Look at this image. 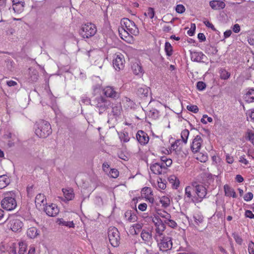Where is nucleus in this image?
Instances as JSON below:
<instances>
[{
    "instance_id": "nucleus-1",
    "label": "nucleus",
    "mask_w": 254,
    "mask_h": 254,
    "mask_svg": "<svg viewBox=\"0 0 254 254\" xmlns=\"http://www.w3.org/2000/svg\"><path fill=\"white\" fill-rule=\"evenodd\" d=\"M121 25L118 30L121 38L127 42H130L132 38V35L138 34V28L135 23L128 18L122 19Z\"/></svg>"
},
{
    "instance_id": "nucleus-2",
    "label": "nucleus",
    "mask_w": 254,
    "mask_h": 254,
    "mask_svg": "<svg viewBox=\"0 0 254 254\" xmlns=\"http://www.w3.org/2000/svg\"><path fill=\"white\" fill-rule=\"evenodd\" d=\"M34 129L36 134L41 138H46L52 133L51 125L43 120L36 122Z\"/></svg>"
},
{
    "instance_id": "nucleus-3",
    "label": "nucleus",
    "mask_w": 254,
    "mask_h": 254,
    "mask_svg": "<svg viewBox=\"0 0 254 254\" xmlns=\"http://www.w3.org/2000/svg\"><path fill=\"white\" fill-rule=\"evenodd\" d=\"M111 105V102L102 95L94 96L91 101V105L97 109L100 115L105 113Z\"/></svg>"
},
{
    "instance_id": "nucleus-4",
    "label": "nucleus",
    "mask_w": 254,
    "mask_h": 254,
    "mask_svg": "<svg viewBox=\"0 0 254 254\" xmlns=\"http://www.w3.org/2000/svg\"><path fill=\"white\" fill-rule=\"evenodd\" d=\"M1 205L3 209L8 211L15 209L17 206L15 193L13 191L5 193L1 201Z\"/></svg>"
},
{
    "instance_id": "nucleus-5",
    "label": "nucleus",
    "mask_w": 254,
    "mask_h": 254,
    "mask_svg": "<svg viewBox=\"0 0 254 254\" xmlns=\"http://www.w3.org/2000/svg\"><path fill=\"white\" fill-rule=\"evenodd\" d=\"M97 32L96 26L92 23H87L82 25L80 34L84 38H89L93 36Z\"/></svg>"
},
{
    "instance_id": "nucleus-6",
    "label": "nucleus",
    "mask_w": 254,
    "mask_h": 254,
    "mask_svg": "<svg viewBox=\"0 0 254 254\" xmlns=\"http://www.w3.org/2000/svg\"><path fill=\"white\" fill-rule=\"evenodd\" d=\"M193 191L197 199V202H201L207 194V189L202 184H197L196 182L192 183Z\"/></svg>"
},
{
    "instance_id": "nucleus-7",
    "label": "nucleus",
    "mask_w": 254,
    "mask_h": 254,
    "mask_svg": "<svg viewBox=\"0 0 254 254\" xmlns=\"http://www.w3.org/2000/svg\"><path fill=\"white\" fill-rule=\"evenodd\" d=\"M108 234L111 245L114 247L118 246L120 244V237L118 229L115 227H110Z\"/></svg>"
},
{
    "instance_id": "nucleus-8",
    "label": "nucleus",
    "mask_w": 254,
    "mask_h": 254,
    "mask_svg": "<svg viewBox=\"0 0 254 254\" xmlns=\"http://www.w3.org/2000/svg\"><path fill=\"white\" fill-rule=\"evenodd\" d=\"M160 251L166 252L172 247V238L168 236H163L156 240Z\"/></svg>"
},
{
    "instance_id": "nucleus-9",
    "label": "nucleus",
    "mask_w": 254,
    "mask_h": 254,
    "mask_svg": "<svg viewBox=\"0 0 254 254\" xmlns=\"http://www.w3.org/2000/svg\"><path fill=\"white\" fill-rule=\"evenodd\" d=\"M23 226L22 222L16 218L11 217L9 218L8 227L13 232H19Z\"/></svg>"
},
{
    "instance_id": "nucleus-10",
    "label": "nucleus",
    "mask_w": 254,
    "mask_h": 254,
    "mask_svg": "<svg viewBox=\"0 0 254 254\" xmlns=\"http://www.w3.org/2000/svg\"><path fill=\"white\" fill-rule=\"evenodd\" d=\"M125 60L121 54H116L113 60V66L117 70L123 69L125 67Z\"/></svg>"
},
{
    "instance_id": "nucleus-11",
    "label": "nucleus",
    "mask_w": 254,
    "mask_h": 254,
    "mask_svg": "<svg viewBox=\"0 0 254 254\" xmlns=\"http://www.w3.org/2000/svg\"><path fill=\"white\" fill-rule=\"evenodd\" d=\"M140 237L144 243L148 246H151L153 242L152 232L150 230H142L140 234Z\"/></svg>"
},
{
    "instance_id": "nucleus-12",
    "label": "nucleus",
    "mask_w": 254,
    "mask_h": 254,
    "mask_svg": "<svg viewBox=\"0 0 254 254\" xmlns=\"http://www.w3.org/2000/svg\"><path fill=\"white\" fill-rule=\"evenodd\" d=\"M44 211L49 216L55 217L59 213V209L55 204L52 203L43 208Z\"/></svg>"
},
{
    "instance_id": "nucleus-13",
    "label": "nucleus",
    "mask_w": 254,
    "mask_h": 254,
    "mask_svg": "<svg viewBox=\"0 0 254 254\" xmlns=\"http://www.w3.org/2000/svg\"><path fill=\"white\" fill-rule=\"evenodd\" d=\"M103 91V94L106 96V98L109 97L116 99L119 97V93L116 91V89L112 86H108L105 87Z\"/></svg>"
},
{
    "instance_id": "nucleus-14",
    "label": "nucleus",
    "mask_w": 254,
    "mask_h": 254,
    "mask_svg": "<svg viewBox=\"0 0 254 254\" xmlns=\"http://www.w3.org/2000/svg\"><path fill=\"white\" fill-rule=\"evenodd\" d=\"M193 191V185L191 186H187L185 188V197L188 201H192L193 202H197L196 196L195 195V193L192 194Z\"/></svg>"
},
{
    "instance_id": "nucleus-15",
    "label": "nucleus",
    "mask_w": 254,
    "mask_h": 254,
    "mask_svg": "<svg viewBox=\"0 0 254 254\" xmlns=\"http://www.w3.org/2000/svg\"><path fill=\"white\" fill-rule=\"evenodd\" d=\"M202 139L200 136L196 135L193 139L191 144V150L193 153L198 152L201 146Z\"/></svg>"
},
{
    "instance_id": "nucleus-16",
    "label": "nucleus",
    "mask_w": 254,
    "mask_h": 254,
    "mask_svg": "<svg viewBox=\"0 0 254 254\" xmlns=\"http://www.w3.org/2000/svg\"><path fill=\"white\" fill-rule=\"evenodd\" d=\"M182 143L180 140H176L175 143L172 144L171 149L173 151L174 154L179 156H183Z\"/></svg>"
},
{
    "instance_id": "nucleus-17",
    "label": "nucleus",
    "mask_w": 254,
    "mask_h": 254,
    "mask_svg": "<svg viewBox=\"0 0 254 254\" xmlns=\"http://www.w3.org/2000/svg\"><path fill=\"white\" fill-rule=\"evenodd\" d=\"M62 191L64 197H58L59 198L64 201H68L72 200L74 197L73 190L71 188L63 189Z\"/></svg>"
},
{
    "instance_id": "nucleus-18",
    "label": "nucleus",
    "mask_w": 254,
    "mask_h": 254,
    "mask_svg": "<svg viewBox=\"0 0 254 254\" xmlns=\"http://www.w3.org/2000/svg\"><path fill=\"white\" fill-rule=\"evenodd\" d=\"M150 170L155 174H161L166 172L165 167L162 165L161 162L151 165Z\"/></svg>"
},
{
    "instance_id": "nucleus-19",
    "label": "nucleus",
    "mask_w": 254,
    "mask_h": 254,
    "mask_svg": "<svg viewBox=\"0 0 254 254\" xmlns=\"http://www.w3.org/2000/svg\"><path fill=\"white\" fill-rule=\"evenodd\" d=\"M136 139L141 145L146 144L149 140L147 133L142 130H138L136 133Z\"/></svg>"
},
{
    "instance_id": "nucleus-20",
    "label": "nucleus",
    "mask_w": 254,
    "mask_h": 254,
    "mask_svg": "<svg viewBox=\"0 0 254 254\" xmlns=\"http://www.w3.org/2000/svg\"><path fill=\"white\" fill-rule=\"evenodd\" d=\"M209 5L213 9L220 10L223 9L226 4L224 1L221 0H213L209 2Z\"/></svg>"
},
{
    "instance_id": "nucleus-21",
    "label": "nucleus",
    "mask_w": 254,
    "mask_h": 254,
    "mask_svg": "<svg viewBox=\"0 0 254 254\" xmlns=\"http://www.w3.org/2000/svg\"><path fill=\"white\" fill-rule=\"evenodd\" d=\"M35 201L36 207L39 209H42L41 207L42 206H44L47 204L45 196L42 193H39L36 195Z\"/></svg>"
},
{
    "instance_id": "nucleus-22",
    "label": "nucleus",
    "mask_w": 254,
    "mask_h": 254,
    "mask_svg": "<svg viewBox=\"0 0 254 254\" xmlns=\"http://www.w3.org/2000/svg\"><path fill=\"white\" fill-rule=\"evenodd\" d=\"M166 229L165 224H161L155 226V233L154 234V238L156 240L158 239L162 238L164 236V232Z\"/></svg>"
},
{
    "instance_id": "nucleus-23",
    "label": "nucleus",
    "mask_w": 254,
    "mask_h": 254,
    "mask_svg": "<svg viewBox=\"0 0 254 254\" xmlns=\"http://www.w3.org/2000/svg\"><path fill=\"white\" fill-rule=\"evenodd\" d=\"M149 88L145 85L138 87L137 94L141 98L147 97L149 92Z\"/></svg>"
},
{
    "instance_id": "nucleus-24",
    "label": "nucleus",
    "mask_w": 254,
    "mask_h": 254,
    "mask_svg": "<svg viewBox=\"0 0 254 254\" xmlns=\"http://www.w3.org/2000/svg\"><path fill=\"white\" fill-rule=\"evenodd\" d=\"M5 137L6 139H11L8 141L7 145L9 147H12L19 141L18 138L14 134L11 133H9L5 135Z\"/></svg>"
},
{
    "instance_id": "nucleus-25",
    "label": "nucleus",
    "mask_w": 254,
    "mask_h": 254,
    "mask_svg": "<svg viewBox=\"0 0 254 254\" xmlns=\"http://www.w3.org/2000/svg\"><path fill=\"white\" fill-rule=\"evenodd\" d=\"M190 55L191 60L197 62L202 61L205 57L202 52H191Z\"/></svg>"
},
{
    "instance_id": "nucleus-26",
    "label": "nucleus",
    "mask_w": 254,
    "mask_h": 254,
    "mask_svg": "<svg viewBox=\"0 0 254 254\" xmlns=\"http://www.w3.org/2000/svg\"><path fill=\"white\" fill-rule=\"evenodd\" d=\"M224 189L226 196L232 197L233 198H236L237 197V195L234 190L228 185H225L224 186Z\"/></svg>"
},
{
    "instance_id": "nucleus-27",
    "label": "nucleus",
    "mask_w": 254,
    "mask_h": 254,
    "mask_svg": "<svg viewBox=\"0 0 254 254\" xmlns=\"http://www.w3.org/2000/svg\"><path fill=\"white\" fill-rule=\"evenodd\" d=\"M39 235V231H38L36 227H31L27 231V235L31 239H34Z\"/></svg>"
},
{
    "instance_id": "nucleus-28",
    "label": "nucleus",
    "mask_w": 254,
    "mask_h": 254,
    "mask_svg": "<svg viewBox=\"0 0 254 254\" xmlns=\"http://www.w3.org/2000/svg\"><path fill=\"white\" fill-rule=\"evenodd\" d=\"M10 183L9 178L5 175L0 176V189L6 187Z\"/></svg>"
},
{
    "instance_id": "nucleus-29",
    "label": "nucleus",
    "mask_w": 254,
    "mask_h": 254,
    "mask_svg": "<svg viewBox=\"0 0 254 254\" xmlns=\"http://www.w3.org/2000/svg\"><path fill=\"white\" fill-rule=\"evenodd\" d=\"M246 101L249 103L254 102V89H250L244 95Z\"/></svg>"
},
{
    "instance_id": "nucleus-30",
    "label": "nucleus",
    "mask_w": 254,
    "mask_h": 254,
    "mask_svg": "<svg viewBox=\"0 0 254 254\" xmlns=\"http://www.w3.org/2000/svg\"><path fill=\"white\" fill-rule=\"evenodd\" d=\"M142 227H143V224L142 223H137L134 224L132 226V228H130V232L132 234L137 235L141 231Z\"/></svg>"
},
{
    "instance_id": "nucleus-31",
    "label": "nucleus",
    "mask_w": 254,
    "mask_h": 254,
    "mask_svg": "<svg viewBox=\"0 0 254 254\" xmlns=\"http://www.w3.org/2000/svg\"><path fill=\"white\" fill-rule=\"evenodd\" d=\"M133 72L136 75H139L142 73L143 69L141 65L137 63L133 64L131 66Z\"/></svg>"
},
{
    "instance_id": "nucleus-32",
    "label": "nucleus",
    "mask_w": 254,
    "mask_h": 254,
    "mask_svg": "<svg viewBox=\"0 0 254 254\" xmlns=\"http://www.w3.org/2000/svg\"><path fill=\"white\" fill-rule=\"evenodd\" d=\"M125 216L127 221L129 222H134L137 219L136 215L132 213L131 211H127L125 213Z\"/></svg>"
},
{
    "instance_id": "nucleus-33",
    "label": "nucleus",
    "mask_w": 254,
    "mask_h": 254,
    "mask_svg": "<svg viewBox=\"0 0 254 254\" xmlns=\"http://www.w3.org/2000/svg\"><path fill=\"white\" fill-rule=\"evenodd\" d=\"M168 181L174 188L177 189L179 187L180 181L176 176H170L168 178Z\"/></svg>"
},
{
    "instance_id": "nucleus-34",
    "label": "nucleus",
    "mask_w": 254,
    "mask_h": 254,
    "mask_svg": "<svg viewBox=\"0 0 254 254\" xmlns=\"http://www.w3.org/2000/svg\"><path fill=\"white\" fill-rule=\"evenodd\" d=\"M57 222L59 225L65 226L68 228H74V224L73 221H65L63 218L58 219Z\"/></svg>"
},
{
    "instance_id": "nucleus-35",
    "label": "nucleus",
    "mask_w": 254,
    "mask_h": 254,
    "mask_svg": "<svg viewBox=\"0 0 254 254\" xmlns=\"http://www.w3.org/2000/svg\"><path fill=\"white\" fill-rule=\"evenodd\" d=\"M219 73L220 78L223 80H227L231 75V73L224 68L220 69Z\"/></svg>"
},
{
    "instance_id": "nucleus-36",
    "label": "nucleus",
    "mask_w": 254,
    "mask_h": 254,
    "mask_svg": "<svg viewBox=\"0 0 254 254\" xmlns=\"http://www.w3.org/2000/svg\"><path fill=\"white\" fill-rule=\"evenodd\" d=\"M161 162L163 166H165V170L166 171L167 167H170L172 165V160L166 156H163L161 158Z\"/></svg>"
},
{
    "instance_id": "nucleus-37",
    "label": "nucleus",
    "mask_w": 254,
    "mask_h": 254,
    "mask_svg": "<svg viewBox=\"0 0 254 254\" xmlns=\"http://www.w3.org/2000/svg\"><path fill=\"white\" fill-rule=\"evenodd\" d=\"M25 3L12 4V8L15 12L20 13L24 10Z\"/></svg>"
},
{
    "instance_id": "nucleus-38",
    "label": "nucleus",
    "mask_w": 254,
    "mask_h": 254,
    "mask_svg": "<svg viewBox=\"0 0 254 254\" xmlns=\"http://www.w3.org/2000/svg\"><path fill=\"white\" fill-rule=\"evenodd\" d=\"M164 223L165 225L166 224L169 227L172 228H176L178 226L176 221L171 219V216H170V217H169V219L164 220Z\"/></svg>"
},
{
    "instance_id": "nucleus-39",
    "label": "nucleus",
    "mask_w": 254,
    "mask_h": 254,
    "mask_svg": "<svg viewBox=\"0 0 254 254\" xmlns=\"http://www.w3.org/2000/svg\"><path fill=\"white\" fill-rule=\"evenodd\" d=\"M160 202L162 204V207L166 208L169 206L170 200L168 197L163 196L160 198Z\"/></svg>"
},
{
    "instance_id": "nucleus-40",
    "label": "nucleus",
    "mask_w": 254,
    "mask_h": 254,
    "mask_svg": "<svg viewBox=\"0 0 254 254\" xmlns=\"http://www.w3.org/2000/svg\"><path fill=\"white\" fill-rule=\"evenodd\" d=\"M156 214L159 217L164 218V220L169 219V217H170V216H171L170 214L167 212L166 211H165L164 210H160V209H159L157 211Z\"/></svg>"
},
{
    "instance_id": "nucleus-41",
    "label": "nucleus",
    "mask_w": 254,
    "mask_h": 254,
    "mask_svg": "<svg viewBox=\"0 0 254 254\" xmlns=\"http://www.w3.org/2000/svg\"><path fill=\"white\" fill-rule=\"evenodd\" d=\"M165 51L168 56H171L172 55L173 48L170 43L166 42L165 45Z\"/></svg>"
},
{
    "instance_id": "nucleus-42",
    "label": "nucleus",
    "mask_w": 254,
    "mask_h": 254,
    "mask_svg": "<svg viewBox=\"0 0 254 254\" xmlns=\"http://www.w3.org/2000/svg\"><path fill=\"white\" fill-rule=\"evenodd\" d=\"M189 133V131L186 129L183 130L181 132L182 140V141L184 143V144H186L187 142Z\"/></svg>"
},
{
    "instance_id": "nucleus-43",
    "label": "nucleus",
    "mask_w": 254,
    "mask_h": 254,
    "mask_svg": "<svg viewBox=\"0 0 254 254\" xmlns=\"http://www.w3.org/2000/svg\"><path fill=\"white\" fill-rule=\"evenodd\" d=\"M144 191H145L146 192V193H147V194H148L147 195H145L144 196V197L147 200H148L149 202H150L152 204L154 202V198L152 197V195H150L152 192L150 189L147 188Z\"/></svg>"
},
{
    "instance_id": "nucleus-44",
    "label": "nucleus",
    "mask_w": 254,
    "mask_h": 254,
    "mask_svg": "<svg viewBox=\"0 0 254 254\" xmlns=\"http://www.w3.org/2000/svg\"><path fill=\"white\" fill-rule=\"evenodd\" d=\"M152 220L155 226L160 225L161 224H164V221L163 222L156 214L154 215Z\"/></svg>"
},
{
    "instance_id": "nucleus-45",
    "label": "nucleus",
    "mask_w": 254,
    "mask_h": 254,
    "mask_svg": "<svg viewBox=\"0 0 254 254\" xmlns=\"http://www.w3.org/2000/svg\"><path fill=\"white\" fill-rule=\"evenodd\" d=\"M159 111L155 109H152L150 110L148 113V116L154 119L157 118L159 116Z\"/></svg>"
},
{
    "instance_id": "nucleus-46",
    "label": "nucleus",
    "mask_w": 254,
    "mask_h": 254,
    "mask_svg": "<svg viewBox=\"0 0 254 254\" xmlns=\"http://www.w3.org/2000/svg\"><path fill=\"white\" fill-rule=\"evenodd\" d=\"M119 137L121 141H123L125 142H127L129 140L128 133L127 132H121L119 134Z\"/></svg>"
},
{
    "instance_id": "nucleus-47",
    "label": "nucleus",
    "mask_w": 254,
    "mask_h": 254,
    "mask_svg": "<svg viewBox=\"0 0 254 254\" xmlns=\"http://www.w3.org/2000/svg\"><path fill=\"white\" fill-rule=\"evenodd\" d=\"M193 218L196 224H199L203 221V217L199 214H195L193 215Z\"/></svg>"
},
{
    "instance_id": "nucleus-48",
    "label": "nucleus",
    "mask_w": 254,
    "mask_h": 254,
    "mask_svg": "<svg viewBox=\"0 0 254 254\" xmlns=\"http://www.w3.org/2000/svg\"><path fill=\"white\" fill-rule=\"evenodd\" d=\"M19 253L20 254H24L26 251V249L27 248L26 244L23 242H20L19 243Z\"/></svg>"
},
{
    "instance_id": "nucleus-49",
    "label": "nucleus",
    "mask_w": 254,
    "mask_h": 254,
    "mask_svg": "<svg viewBox=\"0 0 254 254\" xmlns=\"http://www.w3.org/2000/svg\"><path fill=\"white\" fill-rule=\"evenodd\" d=\"M247 138L254 145V132L252 130H249L247 132Z\"/></svg>"
},
{
    "instance_id": "nucleus-50",
    "label": "nucleus",
    "mask_w": 254,
    "mask_h": 254,
    "mask_svg": "<svg viewBox=\"0 0 254 254\" xmlns=\"http://www.w3.org/2000/svg\"><path fill=\"white\" fill-rule=\"evenodd\" d=\"M155 14V12L154 10V9L151 7L148 8V9L147 10V12L145 13V15L146 16H148L150 18L152 19Z\"/></svg>"
},
{
    "instance_id": "nucleus-51",
    "label": "nucleus",
    "mask_w": 254,
    "mask_h": 254,
    "mask_svg": "<svg viewBox=\"0 0 254 254\" xmlns=\"http://www.w3.org/2000/svg\"><path fill=\"white\" fill-rule=\"evenodd\" d=\"M121 106H116L112 108V113L114 116H117L120 114L121 113Z\"/></svg>"
},
{
    "instance_id": "nucleus-52",
    "label": "nucleus",
    "mask_w": 254,
    "mask_h": 254,
    "mask_svg": "<svg viewBox=\"0 0 254 254\" xmlns=\"http://www.w3.org/2000/svg\"><path fill=\"white\" fill-rule=\"evenodd\" d=\"M187 109L194 113H196L198 111V108L196 105H188L187 107Z\"/></svg>"
},
{
    "instance_id": "nucleus-53",
    "label": "nucleus",
    "mask_w": 254,
    "mask_h": 254,
    "mask_svg": "<svg viewBox=\"0 0 254 254\" xmlns=\"http://www.w3.org/2000/svg\"><path fill=\"white\" fill-rule=\"evenodd\" d=\"M233 237L235 240L236 242L239 244L241 245L243 242V239L242 238L237 234H233Z\"/></svg>"
},
{
    "instance_id": "nucleus-54",
    "label": "nucleus",
    "mask_w": 254,
    "mask_h": 254,
    "mask_svg": "<svg viewBox=\"0 0 254 254\" xmlns=\"http://www.w3.org/2000/svg\"><path fill=\"white\" fill-rule=\"evenodd\" d=\"M158 188L161 190H164L166 188V184L163 181L162 179L159 178L158 181Z\"/></svg>"
},
{
    "instance_id": "nucleus-55",
    "label": "nucleus",
    "mask_w": 254,
    "mask_h": 254,
    "mask_svg": "<svg viewBox=\"0 0 254 254\" xmlns=\"http://www.w3.org/2000/svg\"><path fill=\"white\" fill-rule=\"evenodd\" d=\"M197 89L199 91L203 90L206 88V84L202 81H198L196 85Z\"/></svg>"
},
{
    "instance_id": "nucleus-56",
    "label": "nucleus",
    "mask_w": 254,
    "mask_h": 254,
    "mask_svg": "<svg viewBox=\"0 0 254 254\" xmlns=\"http://www.w3.org/2000/svg\"><path fill=\"white\" fill-rule=\"evenodd\" d=\"M207 156L205 154L199 153L197 155L196 159L201 162H205L207 160Z\"/></svg>"
},
{
    "instance_id": "nucleus-57",
    "label": "nucleus",
    "mask_w": 254,
    "mask_h": 254,
    "mask_svg": "<svg viewBox=\"0 0 254 254\" xmlns=\"http://www.w3.org/2000/svg\"><path fill=\"white\" fill-rule=\"evenodd\" d=\"M185 7L182 4H178L176 6V11L179 13H183L185 11Z\"/></svg>"
},
{
    "instance_id": "nucleus-58",
    "label": "nucleus",
    "mask_w": 254,
    "mask_h": 254,
    "mask_svg": "<svg viewBox=\"0 0 254 254\" xmlns=\"http://www.w3.org/2000/svg\"><path fill=\"white\" fill-rule=\"evenodd\" d=\"M171 16V15L170 14H167L166 15L164 16L163 17V18L162 19V21L164 22H170L171 23H173V22L174 21V20L175 19V18H172L170 21H169V20H170L169 17Z\"/></svg>"
},
{
    "instance_id": "nucleus-59",
    "label": "nucleus",
    "mask_w": 254,
    "mask_h": 254,
    "mask_svg": "<svg viewBox=\"0 0 254 254\" xmlns=\"http://www.w3.org/2000/svg\"><path fill=\"white\" fill-rule=\"evenodd\" d=\"M111 176L113 178H117L119 174V171L115 169H111L110 171Z\"/></svg>"
},
{
    "instance_id": "nucleus-60",
    "label": "nucleus",
    "mask_w": 254,
    "mask_h": 254,
    "mask_svg": "<svg viewBox=\"0 0 254 254\" xmlns=\"http://www.w3.org/2000/svg\"><path fill=\"white\" fill-rule=\"evenodd\" d=\"M253 194L252 192H249L246 193L244 196V199L246 201H249L251 200L253 198Z\"/></svg>"
},
{
    "instance_id": "nucleus-61",
    "label": "nucleus",
    "mask_w": 254,
    "mask_h": 254,
    "mask_svg": "<svg viewBox=\"0 0 254 254\" xmlns=\"http://www.w3.org/2000/svg\"><path fill=\"white\" fill-rule=\"evenodd\" d=\"M248 251L250 254H254V243L250 242L248 245Z\"/></svg>"
},
{
    "instance_id": "nucleus-62",
    "label": "nucleus",
    "mask_w": 254,
    "mask_h": 254,
    "mask_svg": "<svg viewBox=\"0 0 254 254\" xmlns=\"http://www.w3.org/2000/svg\"><path fill=\"white\" fill-rule=\"evenodd\" d=\"M245 216L246 217L249 218L250 219H254V214L252 211L247 210L245 213Z\"/></svg>"
},
{
    "instance_id": "nucleus-63",
    "label": "nucleus",
    "mask_w": 254,
    "mask_h": 254,
    "mask_svg": "<svg viewBox=\"0 0 254 254\" xmlns=\"http://www.w3.org/2000/svg\"><path fill=\"white\" fill-rule=\"evenodd\" d=\"M195 29V24H191L190 29L188 31V34L190 36H192L194 34V33Z\"/></svg>"
},
{
    "instance_id": "nucleus-64",
    "label": "nucleus",
    "mask_w": 254,
    "mask_h": 254,
    "mask_svg": "<svg viewBox=\"0 0 254 254\" xmlns=\"http://www.w3.org/2000/svg\"><path fill=\"white\" fill-rule=\"evenodd\" d=\"M138 209L142 211H145L147 208V204L145 203H140L138 206Z\"/></svg>"
}]
</instances>
